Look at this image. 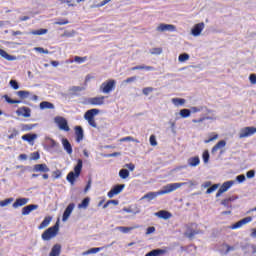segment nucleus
Returning <instances> with one entry per match:
<instances>
[{"mask_svg":"<svg viewBox=\"0 0 256 256\" xmlns=\"http://www.w3.org/2000/svg\"><path fill=\"white\" fill-rule=\"evenodd\" d=\"M184 185H187V183L181 182L167 184L166 186L163 187V190H160L158 192H149L146 195H144L142 199H149V201H153V199L159 197V195H167V193H173V191H177V189H180V187H183Z\"/></svg>","mask_w":256,"mask_h":256,"instance_id":"f257e3e1","label":"nucleus"},{"mask_svg":"<svg viewBox=\"0 0 256 256\" xmlns=\"http://www.w3.org/2000/svg\"><path fill=\"white\" fill-rule=\"evenodd\" d=\"M83 169V160L78 159L77 165L74 167V172L71 171L68 173L66 179L69 183L73 185L75 183V179L81 175V171Z\"/></svg>","mask_w":256,"mask_h":256,"instance_id":"f03ea898","label":"nucleus"},{"mask_svg":"<svg viewBox=\"0 0 256 256\" xmlns=\"http://www.w3.org/2000/svg\"><path fill=\"white\" fill-rule=\"evenodd\" d=\"M59 233V223H56L54 226L49 227L46 229L41 237L43 241H51V239H54V237H57V234Z\"/></svg>","mask_w":256,"mask_h":256,"instance_id":"7ed1b4c3","label":"nucleus"},{"mask_svg":"<svg viewBox=\"0 0 256 256\" xmlns=\"http://www.w3.org/2000/svg\"><path fill=\"white\" fill-rule=\"evenodd\" d=\"M99 113V109H90L85 112L84 119L88 121V124L90 127H93L94 129H97V122L95 121V115Z\"/></svg>","mask_w":256,"mask_h":256,"instance_id":"20e7f679","label":"nucleus"},{"mask_svg":"<svg viewBox=\"0 0 256 256\" xmlns=\"http://www.w3.org/2000/svg\"><path fill=\"white\" fill-rule=\"evenodd\" d=\"M116 85H117V81L113 79H109L100 85V91L102 93L109 94L111 93V91L115 90Z\"/></svg>","mask_w":256,"mask_h":256,"instance_id":"39448f33","label":"nucleus"},{"mask_svg":"<svg viewBox=\"0 0 256 256\" xmlns=\"http://www.w3.org/2000/svg\"><path fill=\"white\" fill-rule=\"evenodd\" d=\"M54 123L58 125L60 131H66L69 132L71 129L69 128V124L67 123V119H65L62 116H56L54 118Z\"/></svg>","mask_w":256,"mask_h":256,"instance_id":"423d86ee","label":"nucleus"},{"mask_svg":"<svg viewBox=\"0 0 256 256\" xmlns=\"http://www.w3.org/2000/svg\"><path fill=\"white\" fill-rule=\"evenodd\" d=\"M256 134L255 127H245L240 130L239 139H245L247 137H251Z\"/></svg>","mask_w":256,"mask_h":256,"instance_id":"0eeeda50","label":"nucleus"},{"mask_svg":"<svg viewBox=\"0 0 256 256\" xmlns=\"http://www.w3.org/2000/svg\"><path fill=\"white\" fill-rule=\"evenodd\" d=\"M84 105H105V96L88 98L85 100Z\"/></svg>","mask_w":256,"mask_h":256,"instance_id":"6e6552de","label":"nucleus"},{"mask_svg":"<svg viewBox=\"0 0 256 256\" xmlns=\"http://www.w3.org/2000/svg\"><path fill=\"white\" fill-rule=\"evenodd\" d=\"M233 185H235V182L233 180L224 182L220 186L218 192L216 193V197H221V195H223V193H227V191H229V189H231V187H233Z\"/></svg>","mask_w":256,"mask_h":256,"instance_id":"1a4fd4ad","label":"nucleus"},{"mask_svg":"<svg viewBox=\"0 0 256 256\" xmlns=\"http://www.w3.org/2000/svg\"><path fill=\"white\" fill-rule=\"evenodd\" d=\"M251 221H253V218L251 217H246L242 220H239L238 222H236L235 224L231 225L229 227V229L235 230V229H241V227H243V225H247V223H251Z\"/></svg>","mask_w":256,"mask_h":256,"instance_id":"9d476101","label":"nucleus"},{"mask_svg":"<svg viewBox=\"0 0 256 256\" xmlns=\"http://www.w3.org/2000/svg\"><path fill=\"white\" fill-rule=\"evenodd\" d=\"M123 189H125V184H119L114 186L107 194L109 199H113L114 195H119V193H121Z\"/></svg>","mask_w":256,"mask_h":256,"instance_id":"9b49d317","label":"nucleus"},{"mask_svg":"<svg viewBox=\"0 0 256 256\" xmlns=\"http://www.w3.org/2000/svg\"><path fill=\"white\" fill-rule=\"evenodd\" d=\"M16 114L19 117L29 118V117H31V108L26 107V106H22V107L17 109Z\"/></svg>","mask_w":256,"mask_h":256,"instance_id":"f8f14e48","label":"nucleus"},{"mask_svg":"<svg viewBox=\"0 0 256 256\" xmlns=\"http://www.w3.org/2000/svg\"><path fill=\"white\" fill-rule=\"evenodd\" d=\"M73 209H75V203H70L64 213H63V216H62V221L65 222L69 219V217H71V213H73Z\"/></svg>","mask_w":256,"mask_h":256,"instance_id":"ddd939ff","label":"nucleus"},{"mask_svg":"<svg viewBox=\"0 0 256 256\" xmlns=\"http://www.w3.org/2000/svg\"><path fill=\"white\" fill-rule=\"evenodd\" d=\"M156 31L164 32V31H177V27L173 24H159V26L156 28Z\"/></svg>","mask_w":256,"mask_h":256,"instance_id":"4468645a","label":"nucleus"},{"mask_svg":"<svg viewBox=\"0 0 256 256\" xmlns=\"http://www.w3.org/2000/svg\"><path fill=\"white\" fill-rule=\"evenodd\" d=\"M34 173H49L50 169L47 164H36L33 167Z\"/></svg>","mask_w":256,"mask_h":256,"instance_id":"2eb2a0df","label":"nucleus"},{"mask_svg":"<svg viewBox=\"0 0 256 256\" xmlns=\"http://www.w3.org/2000/svg\"><path fill=\"white\" fill-rule=\"evenodd\" d=\"M205 29V23H198L192 28V35L194 37H199L201 35V32Z\"/></svg>","mask_w":256,"mask_h":256,"instance_id":"dca6fc26","label":"nucleus"},{"mask_svg":"<svg viewBox=\"0 0 256 256\" xmlns=\"http://www.w3.org/2000/svg\"><path fill=\"white\" fill-rule=\"evenodd\" d=\"M29 203V198H18L16 201L12 204V207L14 209H19V207H23Z\"/></svg>","mask_w":256,"mask_h":256,"instance_id":"f3484780","label":"nucleus"},{"mask_svg":"<svg viewBox=\"0 0 256 256\" xmlns=\"http://www.w3.org/2000/svg\"><path fill=\"white\" fill-rule=\"evenodd\" d=\"M62 145L68 155H73V146H71V142L67 138L62 139Z\"/></svg>","mask_w":256,"mask_h":256,"instance_id":"a211bd4d","label":"nucleus"},{"mask_svg":"<svg viewBox=\"0 0 256 256\" xmlns=\"http://www.w3.org/2000/svg\"><path fill=\"white\" fill-rule=\"evenodd\" d=\"M155 215H156V217H159V219H165V220L171 219V217H173L171 212H169L167 210H160Z\"/></svg>","mask_w":256,"mask_h":256,"instance_id":"6ab92c4d","label":"nucleus"},{"mask_svg":"<svg viewBox=\"0 0 256 256\" xmlns=\"http://www.w3.org/2000/svg\"><path fill=\"white\" fill-rule=\"evenodd\" d=\"M75 136H76V142L81 143V140L84 137L83 127H81V126L75 127Z\"/></svg>","mask_w":256,"mask_h":256,"instance_id":"aec40b11","label":"nucleus"},{"mask_svg":"<svg viewBox=\"0 0 256 256\" xmlns=\"http://www.w3.org/2000/svg\"><path fill=\"white\" fill-rule=\"evenodd\" d=\"M35 209H39V205L37 204H30L22 208V215H29L31 211H35Z\"/></svg>","mask_w":256,"mask_h":256,"instance_id":"412c9836","label":"nucleus"},{"mask_svg":"<svg viewBox=\"0 0 256 256\" xmlns=\"http://www.w3.org/2000/svg\"><path fill=\"white\" fill-rule=\"evenodd\" d=\"M201 164V159L199 156L190 157L188 159V165L189 167H197Z\"/></svg>","mask_w":256,"mask_h":256,"instance_id":"4be33fe9","label":"nucleus"},{"mask_svg":"<svg viewBox=\"0 0 256 256\" xmlns=\"http://www.w3.org/2000/svg\"><path fill=\"white\" fill-rule=\"evenodd\" d=\"M61 255V244H55L50 253H49V256H59Z\"/></svg>","mask_w":256,"mask_h":256,"instance_id":"5701e85b","label":"nucleus"},{"mask_svg":"<svg viewBox=\"0 0 256 256\" xmlns=\"http://www.w3.org/2000/svg\"><path fill=\"white\" fill-rule=\"evenodd\" d=\"M199 233H201V230H199V229L188 228L185 235H186V237H188V239H193V237L195 235H199Z\"/></svg>","mask_w":256,"mask_h":256,"instance_id":"b1692460","label":"nucleus"},{"mask_svg":"<svg viewBox=\"0 0 256 256\" xmlns=\"http://www.w3.org/2000/svg\"><path fill=\"white\" fill-rule=\"evenodd\" d=\"M35 139H37V134H25L22 136V140L27 141L30 145H33Z\"/></svg>","mask_w":256,"mask_h":256,"instance_id":"393cba45","label":"nucleus"},{"mask_svg":"<svg viewBox=\"0 0 256 256\" xmlns=\"http://www.w3.org/2000/svg\"><path fill=\"white\" fill-rule=\"evenodd\" d=\"M145 69L146 71H155V67L153 66H143V65H138V66H134L131 68V71H141Z\"/></svg>","mask_w":256,"mask_h":256,"instance_id":"a878e982","label":"nucleus"},{"mask_svg":"<svg viewBox=\"0 0 256 256\" xmlns=\"http://www.w3.org/2000/svg\"><path fill=\"white\" fill-rule=\"evenodd\" d=\"M227 145V142L225 140H220L215 146L212 148V153H217L219 149H223Z\"/></svg>","mask_w":256,"mask_h":256,"instance_id":"bb28decb","label":"nucleus"},{"mask_svg":"<svg viewBox=\"0 0 256 256\" xmlns=\"http://www.w3.org/2000/svg\"><path fill=\"white\" fill-rule=\"evenodd\" d=\"M51 220H52L51 216L45 217L44 220L41 222V224L38 226V229H45V227H49Z\"/></svg>","mask_w":256,"mask_h":256,"instance_id":"cd10ccee","label":"nucleus"},{"mask_svg":"<svg viewBox=\"0 0 256 256\" xmlns=\"http://www.w3.org/2000/svg\"><path fill=\"white\" fill-rule=\"evenodd\" d=\"M237 200V197L232 196L229 198H226L224 200H222L221 205H224V207H231V203H233V201Z\"/></svg>","mask_w":256,"mask_h":256,"instance_id":"c85d7f7f","label":"nucleus"},{"mask_svg":"<svg viewBox=\"0 0 256 256\" xmlns=\"http://www.w3.org/2000/svg\"><path fill=\"white\" fill-rule=\"evenodd\" d=\"M91 199L89 197H86L82 200L80 204H78V209H87L89 207Z\"/></svg>","mask_w":256,"mask_h":256,"instance_id":"c756f323","label":"nucleus"},{"mask_svg":"<svg viewBox=\"0 0 256 256\" xmlns=\"http://www.w3.org/2000/svg\"><path fill=\"white\" fill-rule=\"evenodd\" d=\"M40 109H55V105L48 101H43L40 103Z\"/></svg>","mask_w":256,"mask_h":256,"instance_id":"7c9ffc66","label":"nucleus"},{"mask_svg":"<svg viewBox=\"0 0 256 256\" xmlns=\"http://www.w3.org/2000/svg\"><path fill=\"white\" fill-rule=\"evenodd\" d=\"M0 56L6 59L7 61H13V59H15V57H13L12 55H10L9 53H7L5 50L1 48H0Z\"/></svg>","mask_w":256,"mask_h":256,"instance_id":"2f4dec72","label":"nucleus"},{"mask_svg":"<svg viewBox=\"0 0 256 256\" xmlns=\"http://www.w3.org/2000/svg\"><path fill=\"white\" fill-rule=\"evenodd\" d=\"M17 95L20 97V99H28V97H31V92L20 90L17 92Z\"/></svg>","mask_w":256,"mask_h":256,"instance_id":"473e14b6","label":"nucleus"},{"mask_svg":"<svg viewBox=\"0 0 256 256\" xmlns=\"http://www.w3.org/2000/svg\"><path fill=\"white\" fill-rule=\"evenodd\" d=\"M35 127H37V124H21V131H31Z\"/></svg>","mask_w":256,"mask_h":256,"instance_id":"72a5a7b5","label":"nucleus"},{"mask_svg":"<svg viewBox=\"0 0 256 256\" xmlns=\"http://www.w3.org/2000/svg\"><path fill=\"white\" fill-rule=\"evenodd\" d=\"M3 98L5 99L6 103H9L10 105L21 103V100H13L8 95H4Z\"/></svg>","mask_w":256,"mask_h":256,"instance_id":"f704fd0d","label":"nucleus"},{"mask_svg":"<svg viewBox=\"0 0 256 256\" xmlns=\"http://www.w3.org/2000/svg\"><path fill=\"white\" fill-rule=\"evenodd\" d=\"M81 91H83V87L81 86H72L70 88V93H72V95H77V93H81Z\"/></svg>","mask_w":256,"mask_h":256,"instance_id":"c9c22d12","label":"nucleus"},{"mask_svg":"<svg viewBox=\"0 0 256 256\" xmlns=\"http://www.w3.org/2000/svg\"><path fill=\"white\" fill-rule=\"evenodd\" d=\"M180 116L183 117V119H187V117L191 116V110L189 109L180 110Z\"/></svg>","mask_w":256,"mask_h":256,"instance_id":"e433bc0d","label":"nucleus"},{"mask_svg":"<svg viewBox=\"0 0 256 256\" xmlns=\"http://www.w3.org/2000/svg\"><path fill=\"white\" fill-rule=\"evenodd\" d=\"M119 177H120V179H127V177H129V170L121 169L119 171Z\"/></svg>","mask_w":256,"mask_h":256,"instance_id":"4c0bfd02","label":"nucleus"},{"mask_svg":"<svg viewBox=\"0 0 256 256\" xmlns=\"http://www.w3.org/2000/svg\"><path fill=\"white\" fill-rule=\"evenodd\" d=\"M85 61H87V56H84V57L75 56L74 57V63H78L79 65H81V63H85Z\"/></svg>","mask_w":256,"mask_h":256,"instance_id":"58836bf2","label":"nucleus"},{"mask_svg":"<svg viewBox=\"0 0 256 256\" xmlns=\"http://www.w3.org/2000/svg\"><path fill=\"white\" fill-rule=\"evenodd\" d=\"M172 103H174V105H185V99L183 98H174L172 99Z\"/></svg>","mask_w":256,"mask_h":256,"instance_id":"ea45409f","label":"nucleus"},{"mask_svg":"<svg viewBox=\"0 0 256 256\" xmlns=\"http://www.w3.org/2000/svg\"><path fill=\"white\" fill-rule=\"evenodd\" d=\"M45 33H47V29H39L31 31L30 35H45Z\"/></svg>","mask_w":256,"mask_h":256,"instance_id":"a19ab883","label":"nucleus"},{"mask_svg":"<svg viewBox=\"0 0 256 256\" xmlns=\"http://www.w3.org/2000/svg\"><path fill=\"white\" fill-rule=\"evenodd\" d=\"M178 60L180 61V63H185V61H189V54H180Z\"/></svg>","mask_w":256,"mask_h":256,"instance_id":"79ce46f5","label":"nucleus"},{"mask_svg":"<svg viewBox=\"0 0 256 256\" xmlns=\"http://www.w3.org/2000/svg\"><path fill=\"white\" fill-rule=\"evenodd\" d=\"M219 187H220V184H213L210 188L207 189L206 194L210 195V193H213V191H217Z\"/></svg>","mask_w":256,"mask_h":256,"instance_id":"37998d69","label":"nucleus"},{"mask_svg":"<svg viewBox=\"0 0 256 256\" xmlns=\"http://www.w3.org/2000/svg\"><path fill=\"white\" fill-rule=\"evenodd\" d=\"M10 135L8 136V139H15L17 135H19V131L15 128H13L11 131H9Z\"/></svg>","mask_w":256,"mask_h":256,"instance_id":"c03bdc74","label":"nucleus"},{"mask_svg":"<svg viewBox=\"0 0 256 256\" xmlns=\"http://www.w3.org/2000/svg\"><path fill=\"white\" fill-rule=\"evenodd\" d=\"M101 251V248H91L88 251L84 252L83 255H91L95 253H99Z\"/></svg>","mask_w":256,"mask_h":256,"instance_id":"a18cd8bd","label":"nucleus"},{"mask_svg":"<svg viewBox=\"0 0 256 256\" xmlns=\"http://www.w3.org/2000/svg\"><path fill=\"white\" fill-rule=\"evenodd\" d=\"M150 53L151 55H161L163 53V48H152Z\"/></svg>","mask_w":256,"mask_h":256,"instance_id":"49530a36","label":"nucleus"},{"mask_svg":"<svg viewBox=\"0 0 256 256\" xmlns=\"http://www.w3.org/2000/svg\"><path fill=\"white\" fill-rule=\"evenodd\" d=\"M9 203H13V198H7L3 201H0V207H7Z\"/></svg>","mask_w":256,"mask_h":256,"instance_id":"de8ad7c7","label":"nucleus"},{"mask_svg":"<svg viewBox=\"0 0 256 256\" xmlns=\"http://www.w3.org/2000/svg\"><path fill=\"white\" fill-rule=\"evenodd\" d=\"M209 158H210L209 151L205 150L202 154V159L204 163H209Z\"/></svg>","mask_w":256,"mask_h":256,"instance_id":"09e8293b","label":"nucleus"},{"mask_svg":"<svg viewBox=\"0 0 256 256\" xmlns=\"http://www.w3.org/2000/svg\"><path fill=\"white\" fill-rule=\"evenodd\" d=\"M118 230L121 231V233H129V231H133V227L120 226Z\"/></svg>","mask_w":256,"mask_h":256,"instance_id":"8fccbe9b","label":"nucleus"},{"mask_svg":"<svg viewBox=\"0 0 256 256\" xmlns=\"http://www.w3.org/2000/svg\"><path fill=\"white\" fill-rule=\"evenodd\" d=\"M153 91H155V89L153 87H146L143 88L142 93L143 95H149V93H153Z\"/></svg>","mask_w":256,"mask_h":256,"instance_id":"3c124183","label":"nucleus"},{"mask_svg":"<svg viewBox=\"0 0 256 256\" xmlns=\"http://www.w3.org/2000/svg\"><path fill=\"white\" fill-rule=\"evenodd\" d=\"M41 158V154H39V152H33V153H31V159L33 160V161H37V160H39Z\"/></svg>","mask_w":256,"mask_h":256,"instance_id":"603ef678","label":"nucleus"},{"mask_svg":"<svg viewBox=\"0 0 256 256\" xmlns=\"http://www.w3.org/2000/svg\"><path fill=\"white\" fill-rule=\"evenodd\" d=\"M10 86L12 87V89H19V83H17L16 80H10Z\"/></svg>","mask_w":256,"mask_h":256,"instance_id":"864d4df0","label":"nucleus"},{"mask_svg":"<svg viewBox=\"0 0 256 256\" xmlns=\"http://www.w3.org/2000/svg\"><path fill=\"white\" fill-rule=\"evenodd\" d=\"M35 51H38V53H44L45 55L49 54V50L41 48V47H36L34 48Z\"/></svg>","mask_w":256,"mask_h":256,"instance_id":"5fc2aeb1","label":"nucleus"},{"mask_svg":"<svg viewBox=\"0 0 256 256\" xmlns=\"http://www.w3.org/2000/svg\"><path fill=\"white\" fill-rule=\"evenodd\" d=\"M150 145H152V147L157 146V139L155 138V135L150 136Z\"/></svg>","mask_w":256,"mask_h":256,"instance_id":"6e6d98bb","label":"nucleus"},{"mask_svg":"<svg viewBox=\"0 0 256 256\" xmlns=\"http://www.w3.org/2000/svg\"><path fill=\"white\" fill-rule=\"evenodd\" d=\"M216 139H219V135L213 134V136L210 137L208 140H204V143H211V141H215Z\"/></svg>","mask_w":256,"mask_h":256,"instance_id":"4d7b16f0","label":"nucleus"},{"mask_svg":"<svg viewBox=\"0 0 256 256\" xmlns=\"http://www.w3.org/2000/svg\"><path fill=\"white\" fill-rule=\"evenodd\" d=\"M249 81L252 85H256V74H250Z\"/></svg>","mask_w":256,"mask_h":256,"instance_id":"13d9d810","label":"nucleus"},{"mask_svg":"<svg viewBox=\"0 0 256 256\" xmlns=\"http://www.w3.org/2000/svg\"><path fill=\"white\" fill-rule=\"evenodd\" d=\"M248 179H253L255 177V170H250L246 173Z\"/></svg>","mask_w":256,"mask_h":256,"instance_id":"bf43d9fd","label":"nucleus"},{"mask_svg":"<svg viewBox=\"0 0 256 256\" xmlns=\"http://www.w3.org/2000/svg\"><path fill=\"white\" fill-rule=\"evenodd\" d=\"M154 232H155V227L154 226H150L146 230V235H151Z\"/></svg>","mask_w":256,"mask_h":256,"instance_id":"052dcab7","label":"nucleus"},{"mask_svg":"<svg viewBox=\"0 0 256 256\" xmlns=\"http://www.w3.org/2000/svg\"><path fill=\"white\" fill-rule=\"evenodd\" d=\"M236 181H238V183H243L245 181V175H243V174L238 175L236 177Z\"/></svg>","mask_w":256,"mask_h":256,"instance_id":"680f3d73","label":"nucleus"},{"mask_svg":"<svg viewBox=\"0 0 256 256\" xmlns=\"http://www.w3.org/2000/svg\"><path fill=\"white\" fill-rule=\"evenodd\" d=\"M133 81H137V76H132L127 78L124 83H133Z\"/></svg>","mask_w":256,"mask_h":256,"instance_id":"e2e57ef3","label":"nucleus"},{"mask_svg":"<svg viewBox=\"0 0 256 256\" xmlns=\"http://www.w3.org/2000/svg\"><path fill=\"white\" fill-rule=\"evenodd\" d=\"M110 1L111 0H103L97 5V7H105V5H107V3H110Z\"/></svg>","mask_w":256,"mask_h":256,"instance_id":"0e129e2a","label":"nucleus"},{"mask_svg":"<svg viewBox=\"0 0 256 256\" xmlns=\"http://www.w3.org/2000/svg\"><path fill=\"white\" fill-rule=\"evenodd\" d=\"M126 167L129 169V171H135V164L133 163L126 164Z\"/></svg>","mask_w":256,"mask_h":256,"instance_id":"69168bd1","label":"nucleus"},{"mask_svg":"<svg viewBox=\"0 0 256 256\" xmlns=\"http://www.w3.org/2000/svg\"><path fill=\"white\" fill-rule=\"evenodd\" d=\"M205 119H207V118L203 117V118H199V119H193L192 123H203V121H205Z\"/></svg>","mask_w":256,"mask_h":256,"instance_id":"338daca9","label":"nucleus"},{"mask_svg":"<svg viewBox=\"0 0 256 256\" xmlns=\"http://www.w3.org/2000/svg\"><path fill=\"white\" fill-rule=\"evenodd\" d=\"M122 142H125V141H135V139L131 136H127V137H124L121 139Z\"/></svg>","mask_w":256,"mask_h":256,"instance_id":"774afa93","label":"nucleus"}]
</instances>
